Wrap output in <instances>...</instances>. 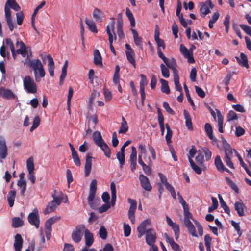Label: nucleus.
<instances>
[{"label": "nucleus", "mask_w": 251, "mask_h": 251, "mask_svg": "<svg viewBox=\"0 0 251 251\" xmlns=\"http://www.w3.org/2000/svg\"><path fill=\"white\" fill-rule=\"evenodd\" d=\"M222 145L224 149L225 152L224 160L226 165L229 168L234 169V165L231 161V159L233 157V152L234 151L236 156L238 157L241 165L244 168L249 176L251 177V172L244 163L243 160L238 152L235 150L233 149L225 139H222Z\"/></svg>", "instance_id": "f257e3e1"}, {"label": "nucleus", "mask_w": 251, "mask_h": 251, "mask_svg": "<svg viewBox=\"0 0 251 251\" xmlns=\"http://www.w3.org/2000/svg\"><path fill=\"white\" fill-rule=\"evenodd\" d=\"M26 63H27L29 68L33 70L35 80L40 82L41 79L45 75V71L41 61L39 59L31 60L30 56L27 55L24 64Z\"/></svg>", "instance_id": "f03ea898"}, {"label": "nucleus", "mask_w": 251, "mask_h": 251, "mask_svg": "<svg viewBox=\"0 0 251 251\" xmlns=\"http://www.w3.org/2000/svg\"><path fill=\"white\" fill-rule=\"evenodd\" d=\"M92 138L96 144L103 151L104 155L107 157L110 158L111 156L110 150L102 138L100 133L99 131L94 132L93 133Z\"/></svg>", "instance_id": "7ed1b4c3"}, {"label": "nucleus", "mask_w": 251, "mask_h": 251, "mask_svg": "<svg viewBox=\"0 0 251 251\" xmlns=\"http://www.w3.org/2000/svg\"><path fill=\"white\" fill-rule=\"evenodd\" d=\"M16 47H19L17 50L13 49L11 50V53L14 59L16 58L17 54H21L22 57L27 58V55H29L28 53L26 45L22 41H17L16 43Z\"/></svg>", "instance_id": "20e7f679"}, {"label": "nucleus", "mask_w": 251, "mask_h": 251, "mask_svg": "<svg viewBox=\"0 0 251 251\" xmlns=\"http://www.w3.org/2000/svg\"><path fill=\"white\" fill-rule=\"evenodd\" d=\"M24 87L29 93H35L37 87L34 80L30 76H25L23 81Z\"/></svg>", "instance_id": "39448f33"}, {"label": "nucleus", "mask_w": 251, "mask_h": 251, "mask_svg": "<svg viewBox=\"0 0 251 251\" xmlns=\"http://www.w3.org/2000/svg\"><path fill=\"white\" fill-rule=\"evenodd\" d=\"M85 226L84 225L77 226L72 233V240L75 243H79L82 239L83 232H84Z\"/></svg>", "instance_id": "423d86ee"}, {"label": "nucleus", "mask_w": 251, "mask_h": 251, "mask_svg": "<svg viewBox=\"0 0 251 251\" xmlns=\"http://www.w3.org/2000/svg\"><path fill=\"white\" fill-rule=\"evenodd\" d=\"M27 218L30 225L35 226L36 228L39 227L40 221L38 211L37 209H34L32 212L30 213Z\"/></svg>", "instance_id": "0eeeda50"}, {"label": "nucleus", "mask_w": 251, "mask_h": 251, "mask_svg": "<svg viewBox=\"0 0 251 251\" xmlns=\"http://www.w3.org/2000/svg\"><path fill=\"white\" fill-rule=\"evenodd\" d=\"M53 200L48 204L44 211V214H48L52 212L57 206L61 203L60 199L58 197H55L54 194L52 195Z\"/></svg>", "instance_id": "6e6552de"}, {"label": "nucleus", "mask_w": 251, "mask_h": 251, "mask_svg": "<svg viewBox=\"0 0 251 251\" xmlns=\"http://www.w3.org/2000/svg\"><path fill=\"white\" fill-rule=\"evenodd\" d=\"M127 201L130 204V207L128 211V217L132 224H134L135 222V212L137 207V202L135 200L130 198H128Z\"/></svg>", "instance_id": "1a4fd4ad"}, {"label": "nucleus", "mask_w": 251, "mask_h": 251, "mask_svg": "<svg viewBox=\"0 0 251 251\" xmlns=\"http://www.w3.org/2000/svg\"><path fill=\"white\" fill-rule=\"evenodd\" d=\"M200 4L201 6L200 13L203 17L210 12V8L212 9L214 7V5L212 3L211 0H207L205 2H201Z\"/></svg>", "instance_id": "9d476101"}, {"label": "nucleus", "mask_w": 251, "mask_h": 251, "mask_svg": "<svg viewBox=\"0 0 251 251\" xmlns=\"http://www.w3.org/2000/svg\"><path fill=\"white\" fill-rule=\"evenodd\" d=\"M41 58L43 61H45L46 58L48 61V70L51 77L54 76V62L53 58L50 54L46 56L44 54L41 55Z\"/></svg>", "instance_id": "9b49d317"}, {"label": "nucleus", "mask_w": 251, "mask_h": 251, "mask_svg": "<svg viewBox=\"0 0 251 251\" xmlns=\"http://www.w3.org/2000/svg\"><path fill=\"white\" fill-rule=\"evenodd\" d=\"M156 236L155 231L152 229H149L146 232V242L150 246H154Z\"/></svg>", "instance_id": "f8f14e48"}, {"label": "nucleus", "mask_w": 251, "mask_h": 251, "mask_svg": "<svg viewBox=\"0 0 251 251\" xmlns=\"http://www.w3.org/2000/svg\"><path fill=\"white\" fill-rule=\"evenodd\" d=\"M8 154L7 147L4 137L0 136V158L4 159Z\"/></svg>", "instance_id": "ddd939ff"}, {"label": "nucleus", "mask_w": 251, "mask_h": 251, "mask_svg": "<svg viewBox=\"0 0 251 251\" xmlns=\"http://www.w3.org/2000/svg\"><path fill=\"white\" fill-rule=\"evenodd\" d=\"M4 11L5 15V19L7 24V25L9 28L10 30L11 31H12L14 28V24L11 17L10 9L9 7L7 6V4L5 5Z\"/></svg>", "instance_id": "4468645a"}, {"label": "nucleus", "mask_w": 251, "mask_h": 251, "mask_svg": "<svg viewBox=\"0 0 251 251\" xmlns=\"http://www.w3.org/2000/svg\"><path fill=\"white\" fill-rule=\"evenodd\" d=\"M166 218L167 224L172 227L174 232L176 240H177L180 234L179 225L173 222L171 218L168 216H166Z\"/></svg>", "instance_id": "2eb2a0df"}, {"label": "nucleus", "mask_w": 251, "mask_h": 251, "mask_svg": "<svg viewBox=\"0 0 251 251\" xmlns=\"http://www.w3.org/2000/svg\"><path fill=\"white\" fill-rule=\"evenodd\" d=\"M180 50L183 56L187 59V60L189 63H192L194 62V59L193 57L192 52L189 50L184 45H180Z\"/></svg>", "instance_id": "dca6fc26"}, {"label": "nucleus", "mask_w": 251, "mask_h": 251, "mask_svg": "<svg viewBox=\"0 0 251 251\" xmlns=\"http://www.w3.org/2000/svg\"><path fill=\"white\" fill-rule=\"evenodd\" d=\"M150 224V221L148 219L145 220L143 221L137 227V231L138 232V237L140 238L146 233L147 230V226Z\"/></svg>", "instance_id": "f3484780"}, {"label": "nucleus", "mask_w": 251, "mask_h": 251, "mask_svg": "<svg viewBox=\"0 0 251 251\" xmlns=\"http://www.w3.org/2000/svg\"><path fill=\"white\" fill-rule=\"evenodd\" d=\"M115 27V21L114 19H112V21L110 23V25H107L106 27V32L108 35L109 41H113V39H116V34L114 32V29Z\"/></svg>", "instance_id": "a211bd4d"}, {"label": "nucleus", "mask_w": 251, "mask_h": 251, "mask_svg": "<svg viewBox=\"0 0 251 251\" xmlns=\"http://www.w3.org/2000/svg\"><path fill=\"white\" fill-rule=\"evenodd\" d=\"M139 180L142 187L146 191H150L152 188L149 179L144 175H139Z\"/></svg>", "instance_id": "6ab92c4d"}, {"label": "nucleus", "mask_w": 251, "mask_h": 251, "mask_svg": "<svg viewBox=\"0 0 251 251\" xmlns=\"http://www.w3.org/2000/svg\"><path fill=\"white\" fill-rule=\"evenodd\" d=\"M140 76L141 78L140 82L141 97L142 100V101H143L145 98V86L147 85L148 83V80L146 76L144 75L141 74Z\"/></svg>", "instance_id": "aec40b11"}, {"label": "nucleus", "mask_w": 251, "mask_h": 251, "mask_svg": "<svg viewBox=\"0 0 251 251\" xmlns=\"http://www.w3.org/2000/svg\"><path fill=\"white\" fill-rule=\"evenodd\" d=\"M0 95L4 99H15L16 96L8 89H5L3 87L0 88Z\"/></svg>", "instance_id": "412c9836"}, {"label": "nucleus", "mask_w": 251, "mask_h": 251, "mask_svg": "<svg viewBox=\"0 0 251 251\" xmlns=\"http://www.w3.org/2000/svg\"><path fill=\"white\" fill-rule=\"evenodd\" d=\"M163 62L169 68L172 70L173 75L178 73L176 69V61L174 58H172L171 59H169L167 58L166 60H165Z\"/></svg>", "instance_id": "4be33fe9"}, {"label": "nucleus", "mask_w": 251, "mask_h": 251, "mask_svg": "<svg viewBox=\"0 0 251 251\" xmlns=\"http://www.w3.org/2000/svg\"><path fill=\"white\" fill-rule=\"evenodd\" d=\"M23 240L20 234H17L15 236L14 247L15 251H21L23 247Z\"/></svg>", "instance_id": "5701e85b"}, {"label": "nucleus", "mask_w": 251, "mask_h": 251, "mask_svg": "<svg viewBox=\"0 0 251 251\" xmlns=\"http://www.w3.org/2000/svg\"><path fill=\"white\" fill-rule=\"evenodd\" d=\"M84 239L86 247L91 246L94 242L93 234L86 228L84 231Z\"/></svg>", "instance_id": "b1692460"}, {"label": "nucleus", "mask_w": 251, "mask_h": 251, "mask_svg": "<svg viewBox=\"0 0 251 251\" xmlns=\"http://www.w3.org/2000/svg\"><path fill=\"white\" fill-rule=\"evenodd\" d=\"M92 157L90 154H87L85 164V175L88 176L91 171Z\"/></svg>", "instance_id": "393cba45"}, {"label": "nucleus", "mask_w": 251, "mask_h": 251, "mask_svg": "<svg viewBox=\"0 0 251 251\" xmlns=\"http://www.w3.org/2000/svg\"><path fill=\"white\" fill-rule=\"evenodd\" d=\"M214 163L218 171L222 172L226 171L229 172L228 169L224 166L220 156L217 155L216 156L214 161Z\"/></svg>", "instance_id": "a878e982"}, {"label": "nucleus", "mask_w": 251, "mask_h": 251, "mask_svg": "<svg viewBox=\"0 0 251 251\" xmlns=\"http://www.w3.org/2000/svg\"><path fill=\"white\" fill-rule=\"evenodd\" d=\"M184 223L185 226L187 227L188 230V231L190 234L193 237H198L194 225L192 223V222L190 221V220H185L184 221Z\"/></svg>", "instance_id": "bb28decb"}, {"label": "nucleus", "mask_w": 251, "mask_h": 251, "mask_svg": "<svg viewBox=\"0 0 251 251\" xmlns=\"http://www.w3.org/2000/svg\"><path fill=\"white\" fill-rule=\"evenodd\" d=\"M236 59L240 65L246 68H249L247 57L243 53H241L240 57H236Z\"/></svg>", "instance_id": "cd10ccee"}, {"label": "nucleus", "mask_w": 251, "mask_h": 251, "mask_svg": "<svg viewBox=\"0 0 251 251\" xmlns=\"http://www.w3.org/2000/svg\"><path fill=\"white\" fill-rule=\"evenodd\" d=\"M234 208L239 216L244 215V209L246 208V206L242 202H236L234 204Z\"/></svg>", "instance_id": "c85d7f7f"}, {"label": "nucleus", "mask_w": 251, "mask_h": 251, "mask_svg": "<svg viewBox=\"0 0 251 251\" xmlns=\"http://www.w3.org/2000/svg\"><path fill=\"white\" fill-rule=\"evenodd\" d=\"M131 31L133 34V37L134 39V41L136 46L139 47L140 48L142 47V39L141 37H140L137 32L134 29H131Z\"/></svg>", "instance_id": "c756f323"}, {"label": "nucleus", "mask_w": 251, "mask_h": 251, "mask_svg": "<svg viewBox=\"0 0 251 251\" xmlns=\"http://www.w3.org/2000/svg\"><path fill=\"white\" fill-rule=\"evenodd\" d=\"M110 189L111 192V200L110 203L113 206L115 203L116 199V185L113 182L110 183Z\"/></svg>", "instance_id": "7c9ffc66"}, {"label": "nucleus", "mask_w": 251, "mask_h": 251, "mask_svg": "<svg viewBox=\"0 0 251 251\" xmlns=\"http://www.w3.org/2000/svg\"><path fill=\"white\" fill-rule=\"evenodd\" d=\"M16 194L15 190H11L8 194L7 201L10 207H13L14 205Z\"/></svg>", "instance_id": "2f4dec72"}, {"label": "nucleus", "mask_w": 251, "mask_h": 251, "mask_svg": "<svg viewBox=\"0 0 251 251\" xmlns=\"http://www.w3.org/2000/svg\"><path fill=\"white\" fill-rule=\"evenodd\" d=\"M183 114L185 120V125L189 129L192 130L193 128L192 123L191 121V118L189 113L187 112V111L184 110L183 111Z\"/></svg>", "instance_id": "473e14b6"}, {"label": "nucleus", "mask_w": 251, "mask_h": 251, "mask_svg": "<svg viewBox=\"0 0 251 251\" xmlns=\"http://www.w3.org/2000/svg\"><path fill=\"white\" fill-rule=\"evenodd\" d=\"M217 114V121L218 131L220 133L223 132V117L218 110H216Z\"/></svg>", "instance_id": "72a5a7b5"}, {"label": "nucleus", "mask_w": 251, "mask_h": 251, "mask_svg": "<svg viewBox=\"0 0 251 251\" xmlns=\"http://www.w3.org/2000/svg\"><path fill=\"white\" fill-rule=\"evenodd\" d=\"M9 8H12L15 11H19L21 10L20 6L16 2L15 0H7L6 4Z\"/></svg>", "instance_id": "f704fd0d"}, {"label": "nucleus", "mask_w": 251, "mask_h": 251, "mask_svg": "<svg viewBox=\"0 0 251 251\" xmlns=\"http://www.w3.org/2000/svg\"><path fill=\"white\" fill-rule=\"evenodd\" d=\"M94 62L96 65H102V59L101 55L97 50H95L94 52Z\"/></svg>", "instance_id": "c9c22d12"}, {"label": "nucleus", "mask_w": 251, "mask_h": 251, "mask_svg": "<svg viewBox=\"0 0 251 251\" xmlns=\"http://www.w3.org/2000/svg\"><path fill=\"white\" fill-rule=\"evenodd\" d=\"M127 60L134 67H136V63L135 60V54L133 51H129V52H126Z\"/></svg>", "instance_id": "e433bc0d"}, {"label": "nucleus", "mask_w": 251, "mask_h": 251, "mask_svg": "<svg viewBox=\"0 0 251 251\" xmlns=\"http://www.w3.org/2000/svg\"><path fill=\"white\" fill-rule=\"evenodd\" d=\"M85 23H86V25H87L89 29L92 32H93L94 33H97L98 31H97V27H96V25L95 23L94 22V21H93L91 20L86 18L85 19Z\"/></svg>", "instance_id": "4c0bfd02"}, {"label": "nucleus", "mask_w": 251, "mask_h": 251, "mask_svg": "<svg viewBox=\"0 0 251 251\" xmlns=\"http://www.w3.org/2000/svg\"><path fill=\"white\" fill-rule=\"evenodd\" d=\"M128 125L124 117H122V121L121 124V126L118 131L119 133H125L128 130Z\"/></svg>", "instance_id": "58836bf2"}, {"label": "nucleus", "mask_w": 251, "mask_h": 251, "mask_svg": "<svg viewBox=\"0 0 251 251\" xmlns=\"http://www.w3.org/2000/svg\"><path fill=\"white\" fill-rule=\"evenodd\" d=\"M24 224L22 219L19 217H14L12 219V226L14 228H18L22 226Z\"/></svg>", "instance_id": "ea45409f"}, {"label": "nucleus", "mask_w": 251, "mask_h": 251, "mask_svg": "<svg viewBox=\"0 0 251 251\" xmlns=\"http://www.w3.org/2000/svg\"><path fill=\"white\" fill-rule=\"evenodd\" d=\"M160 83L161 84V90L162 92L166 93L167 94H169L170 92V88L168 85L167 81L163 79H160Z\"/></svg>", "instance_id": "a19ab883"}, {"label": "nucleus", "mask_w": 251, "mask_h": 251, "mask_svg": "<svg viewBox=\"0 0 251 251\" xmlns=\"http://www.w3.org/2000/svg\"><path fill=\"white\" fill-rule=\"evenodd\" d=\"M218 198L219 199V201H220V204H221V206L223 208V209H224V211L228 214V215H229L230 214V209L229 208V207H228V206L226 205V203L224 201L223 198L222 197V196L220 195V194H218Z\"/></svg>", "instance_id": "79ce46f5"}, {"label": "nucleus", "mask_w": 251, "mask_h": 251, "mask_svg": "<svg viewBox=\"0 0 251 251\" xmlns=\"http://www.w3.org/2000/svg\"><path fill=\"white\" fill-rule=\"evenodd\" d=\"M174 75V81L176 89L179 91L181 92L182 91V87L179 82V75L178 73L173 75Z\"/></svg>", "instance_id": "37998d69"}, {"label": "nucleus", "mask_w": 251, "mask_h": 251, "mask_svg": "<svg viewBox=\"0 0 251 251\" xmlns=\"http://www.w3.org/2000/svg\"><path fill=\"white\" fill-rule=\"evenodd\" d=\"M126 15L128 17L129 20L130 22V25L132 27H134L135 26V22L134 16L131 12V11L129 9V8H127L126 9Z\"/></svg>", "instance_id": "c03bdc74"}, {"label": "nucleus", "mask_w": 251, "mask_h": 251, "mask_svg": "<svg viewBox=\"0 0 251 251\" xmlns=\"http://www.w3.org/2000/svg\"><path fill=\"white\" fill-rule=\"evenodd\" d=\"M45 4V1H42L34 10V12L32 15V25L34 28V16L37 14L38 11H39V9L42 8Z\"/></svg>", "instance_id": "a18cd8bd"}, {"label": "nucleus", "mask_w": 251, "mask_h": 251, "mask_svg": "<svg viewBox=\"0 0 251 251\" xmlns=\"http://www.w3.org/2000/svg\"><path fill=\"white\" fill-rule=\"evenodd\" d=\"M96 192H90L89 197L88 198V202L89 205L92 208H94L95 207V203H94V199L95 196Z\"/></svg>", "instance_id": "49530a36"}, {"label": "nucleus", "mask_w": 251, "mask_h": 251, "mask_svg": "<svg viewBox=\"0 0 251 251\" xmlns=\"http://www.w3.org/2000/svg\"><path fill=\"white\" fill-rule=\"evenodd\" d=\"M165 126L167 129V133L165 136V139L168 144L171 142V138L172 136V132L168 124H166Z\"/></svg>", "instance_id": "de8ad7c7"}, {"label": "nucleus", "mask_w": 251, "mask_h": 251, "mask_svg": "<svg viewBox=\"0 0 251 251\" xmlns=\"http://www.w3.org/2000/svg\"><path fill=\"white\" fill-rule=\"evenodd\" d=\"M93 16L96 21L100 22L102 21L101 12L98 8H95L93 13Z\"/></svg>", "instance_id": "09e8293b"}, {"label": "nucleus", "mask_w": 251, "mask_h": 251, "mask_svg": "<svg viewBox=\"0 0 251 251\" xmlns=\"http://www.w3.org/2000/svg\"><path fill=\"white\" fill-rule=\"evenodd\" d=\"M40 118L38 116H36L33 119L32 125L30 128V131L32 132L39 126L40 123Z\"/></svg>", "instance_id": "8fccbe9b"}, {"label": "nucleus", "mask_w": 251, "mask_h": 251, "mask_svg": "<svg viewBox=\"0 0 251 251\" xmlns=\"http://www.w3.org/2000/svg\"><path fill=\"white\" fill-rule=\"evenodd\" d=\"M129 161L130 163L137 162V151L136 148L134 146L131 147V153L130 155Z\"/></svg>", "instance_id": "3c124183"}, {"label": "nucleus", "mask_w": 251, "mask_h": 251, "mask_svg": "<svg viewBox=\"0 0 251 251\" xmlns=\"http://www.w3.org/2000/svg\"><path fill=\"white\" fill-rule=\"evenodd\" d=\"M138 163L142 166L144 171L146 174H149L151 173V171L150 167L148 165H147L144 163L142 159L141 158L140 156L138 157Z\"/></svg>", "instance_id": "603ef678"}, {"label": "nucleus", "mask_w": 251, "mask_h": 251, "mask_svg": "<svg viewBox=\"0 0 251 251\" xmlns=\"http://www.w3.org/2000/svg\"><path fill=\"white\" fill-rule=\"evenodd\" d=\"M26 167L28 172H33L34 170L33 158L32 157L29 158L26 161Z\"/></svg>", "instance_id": "864d4df0"}, {"label": "nucleus", "mask_w": 251, "mask_h": 251, "mask_svg": "<svg viewBox=\"0 0 251 251\" xmlns=\"http://www.w3.org/2000/svg\"><path fill=\"white\" fill-rule=\"evenodd\" d=\"M212 205L208 208V212H212L215 209H217L218 206V201L216 198L212 197Z\"/></svg>", "instance_id": "5fc2aeb1"}, {"label": "nucleus", "mask_w": 251, "mask_h": 251, "mask_svg": "<svg viewBox=\"0 0 251 251\" xmlns=\"http://www.w3.org/2000/svg\"><path fill=\"white\" fill-rule=\"evenodd\" d=\"M116 157L119 162L120 167V168H122L123 165L125 164V154L118 152L116 154Z\"/></svg>", "instance_id": "6e6d98bb"}, {"label": "nucleus", "mask_w": 251, "mask_h": 251, "mask_svg": "<svg viewBox=\"0 0 251 251\" xmlns=\"http://www.w3.org/2000/svg\"><path fill=\"white\" fill-rule=\"evenodd\" d=\"M204 127L207 136L210 139H213V136L212 135V129L211 125L209 123H206Z\"/></svg>", "instance_id": "4d7b16f0"}, {"label": "nucleus", "mask_w": 251, "mask_h": 251, "mask_svg": "<svg viewBox=\"0 0 251 251\" xmlns=\"http://www.w3.org/2000/svg\"><path fill=\"white\" fill-rule=\"evenodd\" d=\"M117 33L118 36L120 38H121L123 36V32L122 30V21L120 20H117Z\"/></svg>", "instance_id": "13d9d810"}, {"label": "nucleus", "mask_w": 251, "mask_h": 251, "mask_svg": "<svg viewBox=\"0 0 251 251\" xmlns=\"http://www.w3.org/2000/svg\"><path fill=\"white\" fill-rule=\"evenodd\" d=\"M160 69L163 76L165 78H168L170 76L169 72L165 65L161 64L160 65Z\"/></svg>", "instance_id": "bf43d9fd"}, {"label": "nucleus", "mask_w": 251, "mask_h": 251, "mask_svg": "<svg viewBox=\"0 0 251 251\" xmlns=\"http://www.w3.org/2000/svg\"><path fill=\"white\" fill-rule=\"evenodd\" d=\"M190 164L193 170L197 174H201L202 172L201 168L196 165L192 159H190Z\"/></svg>", "instance_id": "052dcab7"}, {"label": "nucleus", "mask_w": 251, "mask_h": 251, "mask_svg": "<svg viewBox=\"0 0 251 251\" xmlns=\"http://www.w3.org/2000/svg\"><path fill=\"white\" fill-rule=\"evenodd\" d=\"M138 150L139 151L138 157L140 156L141 158L142 159V157L143 156L144 158H146L147 156V150L145 147V146L142 144L140 145Z\"/></svg>", "instance_id": "680f3d73"}, {"label": "nucleus", "mask_w": 251, "mask_h": 251, "mask_svg": "<svg viewBox=\"0 0 251 251\" xmlns=\"http://www.w3.org/2000/svg\"><path fill=\"white\" fill-rule=\"evenodd\" d=\"M73 94V90L72 87H69L67 96V106L69 112L70 113L71 99Z\"/></svg>", "instance_id": "e2e57ef3"}, {"label": "nucleus", "mask_w": 251, "mask_h": 251, "mask_svg": "<svg viewBox=\"0 0 251 251\" xmlns=\"http://www.w3.org/2000/svg\"><path fill=\"white\" fill-rule=\"evenodd\" d=\"M166 189L171 193V196L173 199H176V194L174 189V187L169 183L164 185Z\"/></svg>", "instance_id": "0e129e2a"}, {"label": "nucleus", "mask_w": 251, "mask_h": 251, "mask_svg": "<svg viewBox=\"0 0 251 251\" xmlns=\"http://www.w3.org/2000/svg\"><path fill=\"white\" fill-rule=\"evenodd\" d=\"M24 17V15L22 11H19L16 13L17 23L18 25H22Z\"/></svg>", "instance_id": "69168bd1"}, {"label": "nucleus", "mask_w": 251, "mask_h": 251, "mask_svg": "<svg viewBox=\"0 0 251 251\" xmlns=\"http://www.w3.org/2000/svg\"><path fill=\"white\" fill-rule=\"evenodd\" d=\"M195 159L198 163L200 164H202L204 160V157L202 153L200 151H197V156L196 157Z\"/></svg>", "instance_id": "338daca9"}, {"label": "nucleus", "mask_w": 251, "mask_h": 251, "mask_svg": "<svg viewBox=\"0 0 251 251\" xmlns=\"http://www.w3.org/2000/svg\"><path fill=\"white\" fill-rule=\"evenodd\" d=\"M240 26L247 35L251 37V27L250 26L244 24L240 25Z\"/></svg>", "instance_id": "774afa93"}]
</instances>
